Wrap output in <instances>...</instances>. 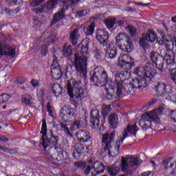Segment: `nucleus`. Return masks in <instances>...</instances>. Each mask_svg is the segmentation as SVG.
<instances>
[{"instance_id": "nucleus-36", "label": "nucleus", "mask_w": 176, "mask_h": 176, "mask_svg": "<svg viewBox=\"0 0 176 176\" xmlns=\"http://www.w3.org/2000/svg\"><path fill=\"white\" fill-rule=\"evenodd\" d=\"M113 89H108V88H105L104 89V93H106V97L107 100H112L113 98H119L118 97V91L116 93V95H113L112 94Z\"/></svg>"}, {"instance_id": "nucleus-30", "label": "nucleus", "mask_w": 176, "mask_h": 176, "mask_svg": "<svg viewBox=\"0 0 176 176\" xmlns=\"http://www.w3.org/2000/svg\"><path fill=\"white\" fill-rule=\"evenodd\" d=\"M129 39H131L126 33H118L116 36L117 43H124Z\"/></svg>"}, {"instance_id": "nucleus-24", "label": "nucleus", "mask_w": 176, "mask_h": 176, "mask_svg": "<svg viewBox=\"0 0 176 176\" xmlns=\"http://www.w3.org/2000/svg\"><path fill=\"white\" fill-rule=\"evenodd\" d=\"M92 169L94 171H91V174L94 176L100 175L104 173V164L100 161L94 162L92 165Z\"/></svg>"}, {"instance_id": "nucleus-22", "label": "nucleus", "mask_w": 176, "mask_h": 176, "mask_svg": "<svg viewBox=\"0 0 176 176\" xmlns=\"http://www.w3.org/2000/svg\"><path fill=\"white\" fill-rule=\"evenodd\" d=\"M65 10H68L67 5L63 6V8L60 9V10L54 14L50 25H54V24H57L58 21H61L63 19H65Z\"/></svg>"}, {"instance_id": "nucleus-26", "label": "nucleus", "mask_w": 176, "mask_h": 176, "mask_svg": "<svg viewBox=\"0 0 176 176\" xmlns=\"http://www.w3.org/2000/svg\"><path fill=\"white\" fill-rule=\"evenodd\" d=\"M106 47H107L106 53H105L106 58H107L108 60H109V58L111 60H113V58H115L118 55V50L115 47L112 48L111 44H110V47L107 46Z\"/></svg>"}, {"instance_id": "nucleus-18", "label": "nucleus", "mask_w": 176, "mask_h": 176, "mask_svg": "<svg viewBox=\"0 0 176 176\" xmlns=\"http://www.w3.org/2000/svg\"><path fill=\"white\" fill-rule=\"evenodd\" d=\"M122 90L126 94H131V96H133V94H134V93L137 90V88L134 85V81H133V83H131L130 80H127L126 82L122 83L121 87V96H119L117 95L119 98H122L123 97V95H122Z\"/></svg>"}, {"instance_id": "nucleus-28", "label": "nucleus", "mask_w": 176, "mask_h": 176, "mask_svg": "<svg viewBox=\"0 0 176 176\" xmlns=\"http://www.w3.org/2000/svg\"><path fill=\"white\" fill-rule=\"evenodd\" d=\"M62 54L64 57H71L72 56V46H71V44L67 43L63 46Z\"/></svg>"}, {"instance_id": "nucleus-39", "label": "nucleus", "mask_w": 176, "mask_h": 176, "mask_svg": "<svg viewBox=\"0 0 176 176\" xmlns=\"http://www.w3.org/2000/svg\"><path fill=\"white\" fill-rule=\"evenodd\" d=\"M104 24L105 25H107V28H112L113 27V25H115V24H116V18L114 17H110L109 19H107L105 21H104Z\"/></svg>"}, {"instance_id": "nucleus-64", "label": "nucleus", "mask_w": 176, "mask_h": 176, "mask_svg": "<svg viewBox=\"0 0 176 176\" xmlns=\"http://www.w3.org/2000/svg\"><path fill=\"white\" fill-rule=\"evenodd\" d=\"M151 174H152L151 171H147L142 173V176H149Z\"/></svg>"}, {"instance_id": "nucleus-20", "label": "nucleus", "mask_w": 176, "mask_h": 176, "mask_svg": "<svg viewBox=\"0 0 176 176\" xmlns=\"http://www.w3.org/2000/svg\"><path fill=\"white\" fill-rule=\"evenodd\" d=\"M149 115H151V112L142 116V118L139 121V125L142 129H149L151 126H152V122L157 123V121L153 120Z\"/></svg>"}, {"instance_id": "nucleus-21", "label": "nucleus", "mask_w": 176, "mask_h": 176, "mask_svg": "<svg viewBox=\"0 0 176 176\" xmlns=\"http://www.w3.org/2000/svg\"><path fill=\"white\" fill-rule=\"evenodd\" d=\"M90 123L92 129L95 130L100 127V111L97 109H94L90 112Z\"/></svg>"}, {"instance_id": "nucleus-45", "label": "nucleus", "mask_w": 176, "mask_h": 176, "mask_svg": "<svg viewBox=\"0 0 176 176\" xmlns=\"http://www.w3.org/2000/svg\"><path fill=\"white\" fill-rule=\"evenodd\" d=\"M78 148L81 153H89V152H90V148H91V146L87 145L85 146L83 145H78Z\"/></svg>"}, {"instance_id": "nucleus-57", "label": "nucleus", "mask_w": 176, "mask_h": 176, "mask_svg": "<svg viewBox=\"0 0 176 176\" xmlns=\"http://www.w3.org/2000/svg\"><path fill=\"white\" fill-rule=\"evenodd\" d=\"M1 96L3 97L4 102H8V101H9V99L10 98V96L6 94H2Z\"/></svg>"}, {"instance_id": "nucleus-50", "label": "nucleus", "mask_w": 176, "mask_h": 176, "mask_svg": "<svg viewBox=\"0 0 176 176\" xmlns=\"http://www.w3.org/2000/svg\"><path fill=\"white\" fill-rule=\"evenodd\" d=\"M45 0H34L30 3V6L32 8H35V6H38V5H41L43 2H44Z\"/></svg>"}, {"instance_id": "nucleus-52", "label": "nucleus", "mask_w": 176, "mask_h": 176, "mask_svg": "<svg viewBox=\"0 0 176 176\" xmlns=\"http://www.w3.org/2000/svg\"><path fill=\"white\" fill-rule=\"evenodd\" d=\"M168 39L169 38L164 37V34H163L162 38H160V39L157 38L156 41H157L159 45H164L166 43V42H167V41H168Z\"/></svg>"}, {"instance_id": "nucleus-17", "label": "nucleus", "mask_w": 176, "mask_h": 176, "mask_svg": "<svg viewBox=\"0 0 176 176\" xmlns=\"http://www.w3.org/2000/svg\"><path fill=\"white\" fill-rule=\"evenodd\" d=\"M153 78H155V76L143 77L133 80L136 89H139V90H142L143 89H145V87H147L148 85H149L153 80Z\"/></svg>"}, {"instance_id": "nucleus-62", "label": "nucleus", "mask_w": 176, "mask_h": 176, "mask_svg": "<svg viewBox=\"0 0 176 176\" xmlns=\"http://www.w3.org/2000/svg\"><path fill=\"white\" fill-rule=\"evenodd\" d=\"M23 0H15L14 1V5H16V6H17V5H23Z\"/></svg>"}, {"instance_id": "nucleus-51", "label": "nucleus", "mask_w": 176, "mask_h": 176, "mask_svg": "<svg viewBox=\"0 0 176 176\" xmlns=\"http://www.w3.org/2000/svg\"><path fill=\"white\" fill-rule=\"evenodd\" d=\"M52 65L51 68H58V61H57V56H53Z\"/></svg>"}, {"instance_id": "nucleus-31", "label": "nucleus", "mask_w": 176, "mask_h": 176, "mask_svg": "<svg viewBox=\"0 0 176 176\" xmlns=\"http://www.w3.org/2000/svg\"><path fill=\"white\" fill-rule=\"evenodd\" d=\"M78 32H79V30H78V29H75L70 34L69 42L72 43L73 46L78 44V39H79V34H78Z\"/></svg>"}, {"instance_id": "nucleus-60", "label": "nucleus", "mask_w": 176, "mask_h": 176, "mask_svg": "<svg viewBox=\"0 0 176 176\" xmlns=\"http://www.w3.org/2000/svg\"><path fill=\"white\" fill-rule=\"evenodd\" d=\"M8 153L10 155H14V153H17V148H10Z\"/></svg>"}, {"instance_id": "nucleus-63", "label": "nucleus", "mask_w": 176, "mask_h": 176, "mask_svg": "<svg viewBox=\"0 0 176 176\" xmlns=\"http://www.w3.org/2000/svg\"><path fill=\"white\" fill-rule=\"evenodd\" d=\"M25 81L24 79L19 78L16 81V85H23Z\"/></svg>"}, {"instance_id": "nucleus-35", "label": "nucleus", "mask_w": 176, "mask_h": 176, "mask_svg": "<svg viewBox=\"0 0 176 176\" xmlns=\"http://www.w3.org/2000/svg\"><path fill=\"white\" fill-rule=\"evenodd\" d=\"M107 170L109 174H110V175L111 176L118 175V174H119V172L120 171V168L116 165H112L109 166Z\"/></svg>"}, {"instance_id": "nucleus-53", "label": "nucleus", "mask_w": 176, "mask_h": 176, "mask_svg": "<svg viewBox=\"0 0 176 176\" xmlns=\"http://www.w3.org/2000/svg\"><path fill=\"white\" fill-rule=\"evenodd\" d=\"M49 50V48L47 47V45H43L41 47V54L43 56H46V53H47V51Z\"/></svg>"}, {"instance_id": "nucleus-4", "label": "nucleus", "mask_w": 176, "mask_h": 176, "mask_svg": "<svg viewBox=\"0 0 176 176\" xmlns=\"http://www.w3.org/2000/svg\"><path fill=\"white\" fill-rule=\"evenodd\" d=\"M67 93L70 98L83 100L85 98V89L82 81L71 78L66 83Z\"/></svg>"}, {"instance_id": "nucleus-59", "label": "nucleus", "mask_w": 176, "mask_h": 176, "mask_svg": "<svg viewBox=\"0 0 176 176\" xmlns=\"http://www.w3.org/2000/svg\"><path fill=\"white\" fill-rule=\"evenodd\" d=\"M30 83L33 86V87H37L38 85V80H32Z\"/></svg>"}, {"instance_id": "nucleus-25", "label": "nucleus", "mask_w": 176, "mask_h": 176, "mask_svg": "<svg viewBox=\"0 0 176 176\" xmlns=\"http://www.w3.org/2000/svg\"><path fill=\"white\" fill-rule=\"evenodd\" d=\"M120 50L122 52H125L126 53H131L133 52V49H134V45H133V41L131 38L122 43L119 46Z\"/></svg>"}, {"instance_id": "nucleus-1", "label": "nucleus", "mask_w": 176, "mask_h": 176, "mask_svg": "<svg viewBox=\"0 0 176 176\" xmlns=\"http://www.w3.org/2000/svg\"><path fill=\"white\" fill-rule=\"evenodd\" d=\"M138 131V128L137 125L129 124L124 130L123 136L121 140H118L115 142V134L116 132L113 131L111 133H106L102 135V148L103 151H108V155L112 157H116L119 155V149L120 148V145L123 144L124 139L129 137V133L131 135H135Z\"/></svg>"}, {"instance_id": "nucleus-12", "label": "nucleus", "mask_w": 176, "mask_h": 176, "mask_svg": "<svg viewBox=\"0 0 176 176\" xmlns=\"http://www.w3.org/2000/svg\"><path fill=\"white\" fill-rule=\"evenodd\" d=\"M57 3H58V0H50L44 5L37 8H33L32 10L34 13H36V14H39V13H49Z\"/></svg>"}, {"instance_id": "nucleus-16", "label": "nucleus", "mask_w": 176, "mask_h": 176, "mask_svg": "<svg viewBox=\"0 0 176 176\" xmlns=\"http://www.w3.org/2000/svg\"><path fill=\"white\" fill-rule=\"evenodd\" d=\"M150 58L159 71H163V61H164V58H163V56H160L157 52H152L150 54Z\"/></svg>"}, {"instance_id": "nucleus-46", "label": "nucleus", "mask_w": 176, "mask_h": 176, "mask_svg": "<svg viewBox=\"0 0 176 176\" xmlns=\"http://www.w3.org/2000/svg\"><path fill=\"white\" fill-rule=\"evenodd\" d=\"M127 30L131 35V36H135L137 34V28L133 25H129Z\"/></svg>"}, {"instance_id": "nucleus-19", "label": "nucleus", "mask_w": 176, "mask_h": 176, "mask_svg": "<svg viewBox=\"0 0 176 176\" xmlns=\"http://www.w3.org/2000/svg\"><path fill=\"white\" fill-rule=\"evenodd\" d=\"M2 56L14 57L16 56V50L9 45L0 43V57H2Z\"/></svg>"}, {"instance_id": "nucleus-7", "label": "nucleus", "mask_w": 176, "mask_h": 176, "mask_svg": "<svg viewBox=\"0 0 176 176\" xmlns=\"http://www.w3.org/2000/svg\"><path fill=\"white\" fill-rule=\"evenodd\" d=\"M130 75V72L127 70L122 71L120 73L119 72H116L114 74V80L117 86V96H118V97L122 96V85L129 80Z\"/></svg>"}, {"instance_id": "nucleus-41", "label": "nucleus", "mask_w": 176, "mask_h": 176, "mask_svg": "<svg viewBox=\"0 0 176 176\" xmlns=\"http://www.w3.org/2000/svg\"><path fill=\"white\" fill-rule=\"evenodd\" d=\"M58 126H60V130L62 131H64L67 135H70V137H72V134H71V132L69 131V128H68V125L64 122H60Z\"/></svg>"}, {"instance_id": "nucleus-14", "label": "nucleus", "mask_w": 176, "mask_h": 176, "mask_svg": "<svg viewBox=\"0 0 176 176\" xmlns=\"http://www.w3.org/2000/svg\"><path fill=\"white\" fill-rule=\"evenodd\" d=\"M164 172L168 175H175L176 174V162L173 158H168L162 162Z\"/></svg>"}, {"instance_id": "nucleus-34", "label": "nucleus", "mask_w": 176, "mask_h": 176, "mask_svg": "<svg viewBox=\"0 0 176 176\" xmlns=\"http://www.w3.org/2000/svg\"><path fill=\"white\" fill-rule=\"evenodd\" d=\"M52 91L55 97H58L63 93V88H61L60 84L55 83L52 85Z\"/></svg>"}, {"instance_id": "nucleus-42", "label": "nucleus", "mask_w": 176, "mask_h": 176, "mask_svg": "<svg viewBox=\"0 0 176 176\" xmlns=\"http://www.w3.org/2000/svg\"><path fill=\"white\" fill-rule=\"evenodd\" d=\"M84 32L86 35H93L94 34V22L91 23L89 26L85 28Z\"/></svg>"}, {"instance_id": "nucleus-49", "label": "nucleus", "mask_w": 176, "mask_h": 176, "mask_svg": "<svg viewBox=\"0 0 176 176\" xmlns=\"http://www.w3.org/2000/svg\"><path fill=\"white\" fill-rule=\"evenodd\" d=\"M166 63L168 65H173L175 64V58L174 57V54H173V58H171V56L169 55L166 56Z\"/></svg>"}, {"instance_id": "nucleus-10", "label": "nucleus", "mask_w": 176, "mask_h": 176, "mask_svg": "<svg viewBox=\"0 0 176 176\" xmlns=\"http://www.w3.org/2000/svg\"><path fill=\"white\" fill-rule=\"evenodd\" d=\"M96 36L100 45L104 47H111L109 42V34L105 29H99L96 31Z\"/></svg>"}, {"instance_id": "nucleus-48", "label": "nucleus", "mask_w": 176, "mask_h": 176, "mask_svg": "<svg viewBox=\"0 0 176 176\" xmlns=\"http://www.w3.org/2000/svg\"><path fill=\"white\" fill-rule=\"evenodd\" d=\"M80 155H82V153L80 149H79V146H78L77 148H74L73 151V156L74 159H79V157H80Z\"/></svg>"}, {"instance_id": "nucleus-3", "label": "nucleus", "mask_w": 176, "mask_h": 176, "mask_svg": "<svg viewBox=\"0 0 176 176\" xmlns=\"http://www.w3.org/2000/svg\"><path fill=\"white\" fill-rule=\"evenodd\" d=\"M87 50L89 42H82L80 52L74 55V65L77 74L82 78L87 76Z\"/></svg>"}, {"instance_id": "nucleus-61", "label": "nucleus", "mask_w": 176, "mask_h": 176, "mask_svg": "<svg viewBox=\"0 0 176 176\" xmlns=\"http://www.w3.org/2000/svg\"><path fill=\"white\" fill-rule=\"evenodd\" d=\"M124 23H126V21L120 20L117 22V24L118 27H123V25H124Z\"/></svg>"}, {"instance_id": "nucleus-54", "label": "nucleus", "mask_w": 176, "mask_h": 176, "mask_svg": "<svg viewBox=\"0 0 176 176\" xmlns=\"http://www.w3.org/2000/svg\"><path fill=\"white\" fill-rule=\"evenodd\" d=\"M47 111L50 116H53V107L50 105V102L47 104Z\"/></svg>"}, {"instance_id": "nucleus-6", "label": "nucleus", "mask_w": 176, "mask_h": 176, "mask_svg": "<svg viewBox=\"0 0 176 176\" xmlns=\"http://www.w3.org/2000/svg\"><path fill=\"white\" fill-rule=\"evenodd\" d=\"M90 79L96 86H105L108 83V73L102 67L98 66L94 69V74Z\"/></svg>"}, {"instance_id": "nucleus-29", "label": "nucleus", "mask_w": 176, "mask_h": 176, "mask_svg": "<svg viewBox=\"0 0 176 176\" xmlns=\"http://www.w3.org/2000/svg\"><path fill=\"white\" fill-rule=\"evenodd\" d=\"M82 127H83V120L82 118H78L72 123L70 129L72 131H75L76 130L82 129Z\"/></svg>"}, {"instance_id": "nucleus-33", "label": "nucleus", "mask_w": 176, "mask_h": 176, "mask_svg": "<svg viewBox=\"0 0 176 176\" xmlns=\"http://www.w3.org/2000/svg\"><path fill=\"white\" fill-rule=\"evenodd\" d=\"M51 74L54 79H61L63 78V72L60 67L51 68Z\"/></svg>"}, {"instance_id": "nucleus-32", "label": "nucleus", "mask_w": 176, "mask_h": 176, "mask_svg": "<svg viewBox=\"0 0 176 176\" xmlns=\"http://www.w3.org/2000/svg\"><path fill=\"white\" fill-rule=\"evenodd\" d=\"M130 61H134L131 57L129 56L127 54H120L118 58V66L122 67V64H124V63H130Z\"/></svg>"}, {"instance_id": "nucleus-37", "label": "nucleus", "mask_w": 176, "mask_h": 176, "mask_svg": "<svg viewBox=\"0 0 176 176\" xmlns=\"http://www.w3.org/2000/svg\"><path fill=\"white\" fill-rule=\"evenodd\" d=\"M109 123H110L112 129H116L118 127V116L115 114H111L109 119Z\"/></svg>"}, {"instance_id": "nucleus-38", "label": "nucleus", "mask_w": 176, "mask_h": 176, "mask_svg": "<svg viewBox=\"0 0 176 176\" xmlns=\"http://www.w3.org/2000/svg\"><path fill=\"white\" fill-rule=\"evenodd\" d=\"M21 102L25 105H31L32 104V96L28 94H24L22 96Z\"/></svg>"}, {"instance_id": "nucleus-15", "label": "nucleus", "mask_w": 176, "mask_h": 176, "mask_svg": "<svg viewBox=\"0 0 176 176\" xmlns=\"http://www.w3.org/2000/svg\"><path fill=\"white\" fill-rule=\"evenodd\" d=\"M155 91L158 97H163L166 94L171 93V87L168 85H165L163 82H157L155 86Z\"/></svg>"}, {"instance_id": "nucleus-56", "label": "nucleus", "mask_w": 176, "mask_h": 176, "mask_svg": "<svg viewBox=\"0 0 176 176\" xmlns=\"http://www.w3.org/2000/svg\"><path fill=\"white\" fill-rule=\"evenodd\" d=\"M91 171H93V166H87V168H85V174L86 175H89V174H90Z\"/></svg>"}, {"instance_id": "nucleus-2", "label": "nucleus", "mask_w": 176, "mask_h": 176, "mask_svg": "<svg viewBox=\"0 0 176 176\" xmlns=\"http://www.w3.org/2000/svg\"><path fill=\"white\" fill-rule=\"evenodd\" d=\"M42 127L41 131H40V134H42L40 145L43 147L44 151H46L47 148H50L47 151V153L50 157H52L54 160H58V146H56L58 144V141L60 140V137L54 135L52 131H50L47 132V125L46 124V120H42Z\"/></svg>"}, {"instance_id": "nucleus-55", "label": "nucleus", "mask_w": 176, "mask_h": 176, "mask_svg": "<svg viewBox=\"0 0 176 176\" xmlns=\"http://www.w3.org/2000/svg\"><path fill=\"white\" fill-rule=\"evenodd\" d=\"M87 14V10H82L81 11L77 12V16H78V17H83Z\"/></svg>"}, {"instance_id": "nucleus-47", "label": "nucleus", "mask_w": 176, "mask_h": 176, "mask_svg": "<svg viewBox=\"0 0 176 176\" xmlns=\"http://www.w3.org/2000/svg\"><path fill=\"white\" fill-rule=\"evenodd\" d=\"M5 12L8 13V16H14L18 12H20V9L19 8H16L14 10H9V8H6Z\"/></svg>"}, {"instance_id": "nucleus-13", "label": "nucleus", "mask_w": 176, "mask_h": 176, "mask_svg": "<svg viewBox=\"0 0 176 176\" xmlns=\"http://www.w3.org/2000/svg\"><path fill=\"white\" fill-rule=\"evenodd\" d=\"M133 74L140 76V78H148V76H155L156 75V72L152 69L151 67H140L135 68Z\"/></svg>"}, {"instance_id": "nucleus-8", "label": "nucleus", "mask_w": 176, "mask_h": 176, "mask_svg": "<svg viewBox=\"0 0 176 176\" xmlns=\"http://www.w3.org/2000/svg\"><path fill=\"white\" fill-rule=\"evenodd\" d=\"M155 41H157V34L152 30H148L146 33L143 34L142 38L140 39L139 43L143 47L144 50H146V49L151 47V45L148 43H153Z\"/></svg>"}, {"instance_id": "nucleus-27", "label": "nucleus", "mask_w": 176, "mask_h": 176, "mask_svg": "<svg viewBox=\"0 0 176 176\" xmlns=\"http://www.w3.org/2000/svg\"><path fill=\"white\" fill-rule=\"evenodd\" d=\"M166 38H168V40L165 42V47L168 52H171L174 49V42L176 43V38H173V36L168 33L166 35Z\"/></svg>"}, {"instance_id": "nucleus-40", "label": "nucleus", "mask_w": 176, "mask_h": 176, "mask_svg": "<svg viewBox=\"0 0 176 176\" xmlns=\"http://www.w3.org/2000/svg\"><path fill=\"white\" fill-rule=\"evenodd\" d=\"M60 2H61L63 4V6H74V5H76V3H78V2L80 1V0H59Z\"/></svg>"}, {"instance_id": "nucleus-5", "label": "nucleus", "mask_w": 176, "mask_h": 176, "mask_svg": "<svg viewBox=\"0 0 176 176\" xmlns=\"http://www.w3.org/2000/svg\"><path fill=\"white\" fill-rule=\"evenodd\" d=\"M141 162L140 158L134 156L126 155V157H122L121 158V171L125 173L126 175H120L119 176H127L133 174V170L130 169V167H134L135 166H140Z\"/></svg>"}, {"instance_id": "nucleus-9", "label": "nucleus", "mask_w": 176, "mask_h": 176, "mask_svg": "<svg viewBox=\"0 0 176 176\" xmlns=\"http://www.w3.org/2000/svg\"><path fill=\"white\" fill-rule=\"evenodd\" d=\"M163 113H165L167 116H173V115L175 113V111L167 109L164 105H161L157 109L151 111L149 116L153 120H156L157 123H159V122H160V116H162Z\"/></svg>"}, {"instance_id": "nucleus-43", "label": "nucleus", "mask_w": 176, "mask_h": 176, "mask_svg": "<svg viewBox=\"0 0 176 176\" xmlns=\"http://www.w3.org/2000/svg\"><path fill=\"white\" fill-rule=\"evenodd\" d=\"M122 66H118L120 68H122L124 69H131L133 67H134V60L129 61V62H125L124 63H122Z\"/></svg>"}, {"instance_id": "nucleus-58", "label": "nucleus", "mask_w": 176, "mask_h": 176, "mask_svg": "<svg viewBox=\"0 0 176 176\" xmlns=\"http://www.w3.org/2000/svg\"><path fill=\"white\" fill-rule=\"evenodd\" d=\"M10 148L8 147H3L1 145H0V151H3V152H6V153H9V151Z\"/></svg>"}, {"instance_id": "nucleus-23", "label": "nucleus", "mask_w": 176, "mask_h": 176, "mask_svg": "<svg viewBox=\"0 0 176 176\" xmlns=\"http://www.w3.org/2000/svg\"><path fill=\"white\" fill-rule=\"evenodd\" d=\"M78 141L80 142H87L89 140H91V135L85 130L80 129L76 132Z\"/></svg>"}, {"instance_id": "nucleus-44", "label": "nucleus", "mask_w": 176, "mask_h": 176, "mask_svg": "<svg viewBox=\"0 0 176 176\" xmlns=\"http://www.w3.org/2000/svg\"><path fill=\"white\" fill-rule=\"evenodd\" d=\"M111 111V109L109 105H103L102 108V115H103V116H108Z\"/></svg>"}, {"instance_id": "nucleus-11", "label": "nucleus", "mask_w": 176, "mask_h": 176, "mask_svg": "<svg viewBox=\"0 0 176 176\" xmlns=\"http://www.w3.org/2000/svg\"><path fill=\"white\" fill-rule=\"evenodd\" d=\"M59 116L62 120L67 122L70 119L76 116V110L74 108H69L68 107L64 106L60 109Z\"/></svg>"}]
</instances>
